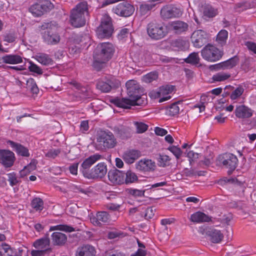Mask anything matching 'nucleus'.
Listing matches in <instances>:
<instances>
[{"instance_id": "f257e3e1", "label": "nucleus", "mask_w": 256, "mask_h": 256, "mask_svg": "<svg viewBox=\"0 0 256 256\" xmlns=\"http://www.w3.org/2000/svg\"><path fill=\"white\" fill-rule=\"evenodd\" d=\"M129 98L115 100L114 104L118 107L130 108L131 106H140L144 104V98L140 96V85L135 80H129L126 84Z\"/></svg>"}, {"instance_id": "f03ea898", "label": "nucleus", "mask_w": 256, "mask_h": 256, "mask_svg": "<svg viewBox=\"0 0 256 256\" xmlns=\"http://www.w3.org/2000/svg\"><path fill=\"white\" fill-rule=\"evenodd\" d=\"M88 15V5L84 1L78 4L70 12V22L75 28L84 26L86 22V16Z\"/></svg>"}, {"instance_id": "7ed1b4c3", "label": "nucleus", "mask_w": 256, "mask_h": 256, "mask_svg": "<svg viewBox=\"0 0 256 256\" xmlns=\"http://www.w3.org/2000/svg\"><path fill=\"white\" fill-rule=\"evenodd\" d=\"M114 52V48L112 44L104 42L97 46L94 56V65L96 66L98 64H104L110 60Z\"/></svg>"}, {"instance_id": "20e7f679", "label": "nucleus", "mask_w": 256, "mask_h": 256, "mask_svg": "<svg viewBox=\"0 0 256 256\" xmlns=\"http://www.w3.org/2000/svg\"><path fill=\"white\" fill-rule=\"evenodd\" d=\"M42 36L45 43L54 45L59 42L60 36L56 32V26L52 22L42 24Z\"/></svg>"}, {"instance_id": "39448f33", "label": "nucleus", "mask_w": 256, "mask_h": 256, "mask_svg": "<svg viewBox=\"0 0 256 256\" xmlns=\"http://www.w3.org/2000/svg\"><path fill=\"white\" fill-rule=\"evenodd\" d=\"M112 19L108 14H104L101 19L100 25L97 28L96 35L99 38H108L113 32Z\"/></svg>"}, {"instance_id": "423d86ee", "label": "nucleus", "mask_w": 256, "mask_h": 256, "mask_svg": "<svg viewBox=\"0 0 256 256\" xmlns=\"http://www.w3.org/2000/svg\"><path fill=\"white\" fill-rule=\"evenodd\" d=\"M202 58L210 62H215L220 60L223 52L214 46L208 44L201 50Z\"/></svg>"}, {"instance_id": "0eeeda50", "label": "nucleus", "mask_w": 256, "mask_h": 256, "mask_svg": "<svg viewBox=\"0 0 256 256\" xmlns=\"http://www.w3.org/2000/svg\"><path fill=\"white\" fill-rule=\"evenodd\" d=\"M147 32L151 38L159 40L166 34L167 30L162 24L152 22L148 25Z\"/></svg>"}, {"instance_id": "6e6552de", "label": "nucleus", "mask_w": 256, "mask_h": 256, "mask_svg": "<svg viewBox=\"0 0 256 256\" xmlns=\"http://www.w3.org/2000/svg\"><path fill=\"white\" fill-rule=\"evenodd\" d=\"M35 249L31 251L32 256H43L50 250V240L48 238L36 240L33 244Z\"/></svg>"}, {"instance_id": "1a4fd4ad", "label": "nucleus", "mask_w": 256, "mask_h": 256, "mask_svg": "<svg viewBox=\"0 0 256 256\" xmlns=\"http://www.w3.org/2000/svg\"><path fill=\"white\" fill-rule=\"evenodd\" d=\"M97 142L104 148H111L115 145V139L113 134L110 132H100L97 137Z\"/></svg>"}, {"instance_id": "9d476101", "label": "nucleus", "mask_w": 256, "mask_h": 256, "mask_svg": "<svg viewBox=\"0 0 256 256\" xmlns=\"http://www.w3.org/2000/svg\"><path fill=\"white\" fill-rule=\"evenodd\" d=\"M208 34L203 30H195L191 36V40L195 48H200L208 42Z\"/></svg>"}, {"instance_id": "9b49d317", "label": "nucleus", "mask_w": 256, "mask_h": 256, "mask_svg": "<svg viewBox=\"0 0 256 256\" xmlns=\"http://www.w3.org/2000/svg\"><path fill=\"white\" fill-rule=\"evenodd\" d=\"M174 89V88L172 86H164L160 88L156 91L152 92L150 94L154 98H160L159 102H162L171 98L170 94L173 92Z\"/></svg>"}, {"instance_id": "f8f14e48", "label": "nucleus", "mask_w": 256, "mask_h": 256, "mask_svg": "<svg viewBox=\"0 0 256 256\" xmlns=\"http://www.w3.org/2000/svg\"><path fill=\"white\" fill-rule=\"evenodd\" d=\"M134 11V7L127 2L120 3L112 8V12L114 14L122 16H129Z\"/></svg>"}, {"instance_id": "ddd939ff", "label": "nucleus", "mask_w": 256, "mask_h": 256, "mask_svg": "<svg viewBox=\"0 0 256 256\" xmlns=\"http://www.w3.org/2000/svg\"><path fill=\"white\" fill-rule=\"evenodd\" d=\"M160 14L164 18L168 19L180 16L182 15V11L175 6H168L162 8Z\"/></svg>"}, {"instance_id": "4468645a", "label": "nucleus", "mask_w": 256, "mask_h": 256, "mask_svg": "<svg viewBox=\"0 0 256 256\" xmlns=\"http://www.w3.org/2000/svg\"><path fill=\"white\" fill-rule=\"evenodd\" d=\"M120 84V82L112 78L110 80H108L107 82L98 81L96 84V86L98 89L102 92H108L112 88L118 87Z\"/></svg>"}, {"instance_id": "2eb2a0df", "label": "nucleus", "mask_w": 256, "mask_h": 256, "mask_svg": "<svg viewBox=\"0 0 256 256\" xmlns=\"http://www.w3.org/2000/svg\"><path fill=\"white\" fill-rule=\"evenodd\" d=\"M109 180L114 184H122L124 183V174L122 172L115 170L108 173Z\"/></svg>"}, {"instance_id": "dca6fc26", "label": "nucleus", "mask_w": 256, "mask_h": 256, "mask_svg": "<svg viewBox=\"0 0 256 256\" xmlns=\"http://www.w3.org/2000/svg\"><path fill=\"white\" fill-rule=\"evenodd\" d=\"M170 28L176 34H181L187 31L188 24L182 21L172 22L169 24Z\"/></svg>"}, {"instance_id": "f3484780", "label": "nucleus", "mask_w": 256, "mask_h": 256, "mask_svg": "<svg viewBox=\"0 0 256 256\" xmlns=\"http://www.w3.org/2000/svg\"><path fill=\"white\" fill-rule=\"evenodd\" d=\"M137 170L143 172H152L156 168V165L153 161H138L136 164Z\"/></svg>"}, {"instance_id": "a211bd4d", "label": "nucleus", "mask_w": 256, "mask_h": 256, "mask_svg": "<svg viewBox=\"0 0 256 256\" xmlns=\"http://www.w3.org/2000/svg\"><path fill=\"white\" fill-rule=\"evenodd\" d=\"M253 111L244 105H240L236 107L235 114L240 118H248L252 116Z\"/></svg>"}, {"instance_id": "6ab92c4d", "label": "nucleus", "mask_w": 256, "mask_h": 256, "mask_svg": "<svg viewBox=\"0 0 256 256\" xmlns=\"http://www.w3.org/2000/svg\"><path fill=\"white\" fill-rule=\"evenodd\" d=\"M96 250L94 246L90 245H84L78 248L76 256H94Z\"/></svg>"}, {"instance_id": "aec40b11", "label": "nucleus", "mask_w": 256, "mask_h": 256, "mask_svg": "<svg viewBox=\"0 0 256 256\" xmlns=\"http://www.w3.org/2000/svg\"><path fill=\"white\" fill-rule=\"evenodd\" d=\"M8 144L12 148L16 150V153L18 155L23 156H30L28 150L23 146L11 140L8 141Z\"/></svg>"}, {"instance_id": "412c9836", "label": "nucleus", "mask_w": 256, "mask_h": 256, "mask_svg": "<svg viewBox=\"0 0 256 256\" xmlns=\"http://www.w3.org/2000/svg\"><path fill=\"white\" fill-rule=\"evenodd\" d=\"M107 172L106 166L104 162H100L98 164L92 171V176L94 178H102L104 176Z\"/></svg>"}, {"instance_id": "4be33fe9", "label": "nucleus", "mask_w": 256, "mask_h": 256, "mask_svg": "<svg viewBox=\"0 0 256 256\" xmlns=\"http://www.w3.org/2000/svg\"><path fill=\"white\" fill-rule=\"evenodd\" d=\"M3 62L11 64H16L22 62V58L18 54H6L2 58Z\"/></svg>"}, {"instance_id": "5701e85b", "label": "nucleus", "mask_w": 256, "mask_h": 256, "mask_svg": "<svg viewBox=\"0 0 256 256\" xmlns=\"http://www.w3.org/2000/svg\"><path fill=\"white\" fill-rule=\"evenodd\" d=\"M210 240L213 243H219L224 238V235L219 230L212 229L207 232Z\"/></svg>"}, {"instance_id": "b1692460", "label": "nucleus", "mask_w": 256, "mask_h": 256, "mask_svg": "<svg viewBox=\"0 0 256 256\" xmlns=\"http://www.w3.org/2000/svg\"><path fill=\"white\" fill-rule=\"evenodd\" d=\"M190 220L194 222L200 223L208 222L210 220V218L202 212H197L191 215Z\"/></svg>"}, {"instance_id": "393cba45", "label": "nucleus", "mask_w": 256, "mask_h": 256, "mask_svg": "<svg viewBox=\"0 0 256 256\" xmlns=\"http://www.w3.org/2000/svg\"><path fill=\"white\" fill-rule=\"evenodd\" d=\"M52 240L54 245L64 244L66 241V236L61 232H54L52 234Z\"/></svg>"}, {"instance_id": "a878e982", "label": "nucleus", "mask_w": 256, "mask_h": 256, "mask_svg": "<svg viewBox=\"0 0 256 256\" xmlns=\"http://www.w3.org/2000/svg\"><path fill=\"white\" fill-rule=\"evenodd\" d=\"M202 12L203 14L202 16L204 19L213 18L217 14L216 10L209 4L203 6L202 8Z\"/></svg>"}, {"instance_id": "bb28decb", "label": "nucleus", "mask_w": 256, "mask_h": 256, "mask_svg": "<svg viewBox=\"0 0 256 256\" xmlns=\"http://www.w3.org/2000/svg\"><path fill=\"white\" fill-rule=\"evenodd\" d=\"M172 45L176 50H184L188 49L190 46L188 40L180 38L173 40Z\"/></svg>"}, {"instance_id": "cd10ccee", "label": "nucleus", "mask_w": 256, "mask_h": 256, "mask_svg": "<svg viewBox=\"0 0 256 256\" xmlns=\"http://www.w3.org/2000/svg\"><path fill=\"white\" fill-rule=\"evenodd\" d=\"M34 58L42 65L48 66L52 64H53L52 60L48 54H38L34 56Z\"/></svg>"}, {"instance_id": "c85d7f7f", "label": "nucleus", "mask_w": 256, "mask_h": 256, "mask_svg": "<svg viewBox=\"0 0 256 256\" xmlns=\"http://www.w3.org/2000/svg\"><path fill=\"white\" fill-rule=\"evenodd\" d=\"M140 152L136 150H128L124 152L122 158L124 160H136L140 156Z\"/></svg>"}, {"instance_id": "c756f323", "label": "nucleus", "mask_w": 256, "mask_h": 256, "mask_svg": "<svg viewBox=\"0 0 256 256\" xmlns=\"http://www.w3.org/2000/svg\"><path fill=\"white\" fill-rule=\"evenodd\" d=\"M26 88L34 94H37L39 90L34 79L29 78L26 80Z\"/></svg>"}, {"instance_id": "7c9ffc66", "label": "nucleus", "mask_w": 256, "mask_h": 256, "mask_svg": "<svg viewBox=\"0 0 256 256\" xmlns=\"http://www.w3.org/2000/svg\"><path fill=\"white\" fill-rule=\"evenodd\" d=\"M31 206L35 210L40 212L44 208V202L40 198H35L31 202Z\"/></svg>"}, {"instance_id": "2f4dec72", "label": "nucleus", "mask_w": 256, "mask_h": 256, "mask_svg": "<svg viewBox=\"0 0 256 256\" xmlns=\"http://www.w3.org/2000/svg\"><path fill=\"white\" fill-rule=\"evenodd\" d=\"M230 77L228 72H221L213 75L212 79L214 82H224Z\"/></svg>"}, {"instance_id": "473e14b6", "label": "nucleus", "mask_w": 256, "mask_h": 256, "mask_svg": "<svg viewBox=\"0 0 256 256\" xmlns=\"http://www.w3.org/2000/svg\"><path fill=\"white\" fill-rule=\"evenodd\" d=\"M138 180L137 175L134 172L128 171L124 176V183L130 184L136 182Z\"/></svg>"}, {"instance_id": "72a5a7b5", "label": "nucleus", "mask_w": 256, "mask_h": 256, "mask_svg": "<svg viewBox=\"0 0 256 256\" xmlns=\"http://www.w3.org/2000/svg\"><path fill=\"white\" fill-rule=\"evenodd\" d=\"M14 153L7 150H0V160H14Z\"/></svg>"}, {"instance_id": "f704fd0d", "label": "nucleus", "mask_w": 256, "mask_h": 256, "mask_svg": "<svg viewBox=\"0 0 256 256\" xmlns=\"http://www.w3.org/2000/svg\"><path fill=\"white\" fill-rule=\"evenodd\" d=\"M61 230L66 232H72L74 231V228L67 225L60 224L54 226H52L50 228V231Z\"/></svg>"}, {"instance_id": "c9c22d12", "label": "nucleus", "mask_w": 256, "mask_h": 256, "mask_svg": "<svg viewBox=\"0 0 256 256\" xmlns=\"http://www.w3.org/2000/svg\"><path fill=\"white\" fill-rule=\"evenodd\" d=\"M238 59L237 56H234L227 60L223 62L225 70L232 68L238 64Z\"/></svg>"}, {"instance_id": "e433bc0d", "label": "nucleus", "mask_w": 256, "mask_h": 256, "mask_svg": "<svg viewBox=\"0 0 256 256\" xmlns=\"http://www.w3.org/2000/svg\"><path fill=\"white\" fill-rule=\"evenodd\" d=\"M30 12L35 16H39L43 14L44 11L38 3L33 4L30 8Z\"/></svg>"}, {"instance_id": "4c0bfd02", "label": "nucleus", "mask_w": 256, "mask_h": 256, "mask_svg": "<svg viewBox=\"0 0 256 256\" xmlns=\"http://www.w3.org/2000/svg\"><path fill=\"white\" fill-rule=\"evenodd\" d=\"M158 78V73L156 72H150L142 76V80L146 83H150L156 80Z\"/></svg>"}, {"instance_id": "58836bf2", "label": "nucleus", "mask_w": 256, "mask_h": 256, "mask_svg": "<svg viewBox=\"0 0 256 256\" xmlns=\"http://www.w3.org/2000/svg\"><path fill=\"white\" fill-rule=\"evenodd\" d=\"M222 164L226 168L228 169V174L232 173L237 166L236 161H222Z\"/></svg>"}, {"instance_id": "ea45409f", "label": "nucleus", "mask_w": 256, "mask_h": 256, "mask_svg": "<svg viewBox=\"0 0 256 256\" xmlns=\"http://www.w3.org/2000/svg\"><path fill=\"white\" fill-rule=\"evenodd\" d=\"M228 32L226 30H221L218 34L216 41L221 45H222L226 42L228 38Z\"/></svg>"}, {"instance_id": "a19ab883", "label": "nucleus", "mask_w": 256, "mask_h": 256, "mask_svg": "<svg viewBox=\"0 0 256 256\" xmlns=\"http://www.w3.org/2000/svg\"><path fill=\"white\" fill-rule=\"evenodd\" d=\"M200 58L198 53L192 52L184 60L186 63L191 64H198L199 62Z\"/></svg>"}, {"instance_id": "79ce46f5", "label": "nucleus", "mask_w": 256, "mask_h": 256, "mask_svg": "<svg viewBox=\"0 0 256 256\" xmlns=\"http://www.w3.org/2000/svg\"><path fill=\"white\" fill-rule=\"evenodd\" d=\"M244 92V88L242 86H238L233 90L230 96L232 100H236L242 95Z\"/></svg>"}, {"instance_id": "37998d69", "label": "nucleus", "mask_w": 256, "mask_h": 256, "mask_svg": "<svg viewBox=\"0 0 256 256\" xmlns=\"http://www.w3.org/2000/svg\"><path fill=\"white\" fill-rule=\"evenodd\" d=\"M39 4L44 12H46L52 10L54 8L53 4L48 0H43L39 2Z\"/></svg>"}, {"instance_id": "c03bdc74", "label": "nucleus", "mask_w": 256, "mask_h": 256, "mask_svg": "<svg viewBox=\"0 0 256 256\" xmlns=\"http://www.w3.org/2000/svg\"><path fill=\"white\" fill-rule=\"evenodd\" d=\"M180 108L178 104L176 103L171 104L167 110V114L170 116H175L178 114Z\"/></svg>"}, {"instance_id": "a18cd8bd", "label": "nucleus", "mask_w": 256, "mask_h": 256, "mask_svg": "<svg viewBox=\"0 0 256 256\" xmlns=\"http://www.w3.org/2000/svg\"><path fill=\"white\" fill-rule=\"evenodd\" d=\"M134 124L136 128L138 133L144 132L148 129V126L142 122H134Z\"/></svg>"}, {"instance_id": "49530a36", "label": "nucleus", "mask_w": 256, "mask_h": 256, "mask_svg": "<svg viewBox=\"0 0 256 256\" xmlns=\"http://www.w3.org/2000/svg\"><path fill=\"white\" fill-rule=\"evenodd\" d=\"M28 64L29 66H28V68L30 72H35L38 74H42V70L36 64H34L32 61H29Z\"/></svg>"}, {"instance_id": "de8ad7c7", "label": "nucleus", "mask_w": 256, "mask_h": 256, "mask_svg": "<svg viewBox=\"0 0 256 256\" xmlns=\"http://www.w3.org/2000/svg\"><path fill=\"white\" fill-rule=\"evenodd\" d=\"M238 157L234 154L226 152L219 155L218 160H233L235 159L238 160Z\"/></svg>"}, {"instance_id": "09e8293b", "label": "nucleus", "mask_w": 256, "mask_h": 256, "mask_svg": "<svg viewBox=\"0 0 256 256\" xmlns=\"http://www.w3.org/2000/svg\"><path fill=\"white\" fill-rule=\"evenodd\" d=\"M128 193L134 197H142L144 196V190L138 189L130 188L128 190Z\"/></svg>"}, {"instance_id": "8fccbe9b", "label": "nucleus", "mask_w": 256, "mask_h": 256, "mask_svg": "<svg viewBox=\"0 0 256 256\" xmlns=\"http://www.w3.org/2000/svg\"><path fill=\"white\" fill-rule=\"evenodd\" d=\"M35 168V165L34 164H30V166H26L20 171V174L21 177H24L30 172V170Z\"/></svg>"}, {"instance_id": "3c124183", "label": "nucleus", "mask_w": 256, "mask_h": 256, "mask_svg": "<svg viewBox=\"0 0 256 256\" xmlns=\"http://www.w3.org/2000/svg\"><path fill=\"white\" fill-rule=\"evenodd\" d=\"M8 181L11 186H14L18 182V180L14 172L8 174Z\"/></svg>"}, {"instance_id": "603ef678", "label": "nucleus", "mask_w": 256, "mask_h": 256, "mask_svg": "<svg viewBox=\"0 0 256 256\" xmlns=\"http://www.w3.org/2000/svg\"><path fill=\"white\" fill-rule=\"evenodd\" d=\"M168 150L178 159L182 155V152L180 148L176 146H172L168 148Z\"/></svg>"}, {"instance_id": "864d4df0", "label": "nucleus", "mask_w": 256, "mask_h": 256, "mask_svg": "<svg viewBox=\"0 0 256 256\" xmlns=\"http://www.w3.org/2000/svg\"><path fill=\"white\" fill-rule=\"evenodd\" d=\"M98 218L102 222H106L109 220L108 214L106 212H100L97 213Z\"/></svg>"}, {"instance_id": "5fc2aeb1", "label": "nucleus", "mask_w": 256, "mask_h": 256, "mask_svg": "<svg viewBox=\"0 0 256 256\" xmlns=\"http://www.w3.org/2000/svg\"><path fill=\"white\" fill-rule=\"evenodd\" d=\"M110 157H111V156L109 154H107V156H106V157H104L103 156H102L99 154H96L92 156H90L88 158H86L84 160H99L100 159H104V158L106 159L107 160H110Z\"/></svg>"}, {"instance_id": "6e6d98bb", "label": "nucleus", "mask_w": 256, "mask_h": 256, "mask_svg": "<svg viewBox=\"0 0 256 256\" xmlns=\"http://www.w3.org/2000/svg\"><path fill=\"white\" fill-rule=\"evenodd\" d=\"M130 34V30L127 28H124L120 30L118 34V38L120 40H122L124 38L128 36Z\"/></svg>"}, {"instance_id": "4d7b16f0", "label": "nucleus", "mask_w": 256, "mask_h": 256, "mask_svg": "<svg viewBox=\"0 0 256 256\" xmlns=\"http://www.w3.org/2000/svg\"><path fill=\"white\" fill-rule=\"evenodd\" d=\"M60 154L58 149H52L50 150L46 154V156L50 158H55Z\"/></svg>"}, {"instance_id": "13d9d810", "label": "nucleus", "mask_w": 256, "mask_h": 256, "mask_svg": "<svg viewBox=\"0 0 256 256\" xmlns=\"http://www.w3.org/2000/svg\"><path fill=\"white\" fill-rule=\"evenodd\" d=\"M186 156L190 160H195L200 158V154L195 152L193 150L188 151V150H186Z\"/></svg>"}, {"instance_id": "bf43d9fd", "label": "nucleus", "mask_w": 256, "mask_h": 256, "mask_svg": "<svg viewBox=\"0 0 256 256\" xmlns=\"http://www.w3.org/2000/svg\"><path fill=\"white\" fill-rule=\"evenodd\" d=\"M96 161H84L82 164V172L84 173L86 170L88 169Z\"/></svg>"}, {"instance_id": "052dcab7", "label": "nucleus", "mask_w": 256, "mask_h": 256, "mask_svg": "<svg viewBox=\"0 0 256 256\" xmlns=\"http://www.w3.org/2000/svg\"><path fill=\"white\" fill-rule=\"evenodd\" d=\"M245 45L248 48L256 54V44L252 42H246L245 43Z\"/></svg>"}, {"instance_id": "680f3d73", "label": "nucleus", "mask_w": 256, "mask_h": 256, "mask_svg": "<svg viewBox=\"0 0 256 256\" xmlns=\"http://www.w3.org/2000/svg\"><path fill=\"white\" fill-rule=\"evenodd\" d=\"M78 163H76L69 166V171L73 175H76L78 174Z\"/></svg>"}, {"instance_id": "e2e57ef3", "label": "nucleus", "mask_w": 256, "mask_h": 256, "mask_svg": "<svg viewBox=\"0 0 256 256\" xmlns=\"http://www.w3.org/2000/svg\"><path fill=\"white\" fill-rule=\"evenodd\" d=\"M154 211L152 208H148L145 213V217L146 219H150L154 216Z\"/></svg>"}, {"instance_id": "0e129e2a", "label": "nucleus", "mask_w": 256, "mask_h": 256, "mask_svg": "<svg viewBox=\"0 0 256 256\" xmlns=\"http://www.w3.org/2000/svg\"><path fill=\"white\" fill-rule=\"evenodd\" d=\"M146 251L145 249L138 248L137 251L131 254L130 256H146Z\"/></svg>"}, {"instance_id": "69168bd1", "label": "nucleus", "mask_w": 256, "mask_h": 256, "mask_svg": "<svg viewBox=\"0 0 256 256\" xmlns=\"http://www.w3.org/2000/svg\"><path fill=\"white\" fill-rule=\"evenodd\" d=\"M154 132L156 135L160 136H164L167 134V131L166 130L159 127L155 128Z\"/></svg>"}, {"instance_id": "338daca9", "label": "nucleus", "mask_w": 256, "mask_h": 256, "mask_svg": "<svg viewBox=\"0 0 256 256\" xmlns=\"http://www.w3.org/2000/svg\"><path fill=\"white\" fill-rule=\"evenodd\" d=\"M90 222L96 226H98L100 225V221L98 218V214L96 216H92L90 218Z\"/></svg>"}, {"instance_id": "774afa93", "label": "nucleus", "mask_w": 256, "mask_h": 256, "mask_svg": "<svg viewBox=\"0 0 256 256\" xmlns=\"http://www.w3.org/2000/svg\"><path fill=\"white\" fill-rule=\"evenodd\" d=\"M212 69L216 70H225L223 62L212 66Z\"/></svg>"}]
</instances>
